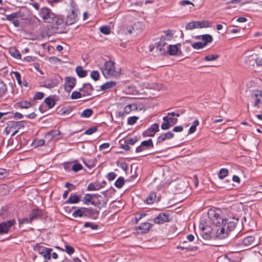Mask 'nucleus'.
I'll return each mask as SVG.
<instances>
[{
    "instance_id": "nucleus-1",
    "label": "nucleus",
    "mask_w": 262,
    "mask_h": 262,
    "mask_svg": "<svg viewBox=\"0 0 262 262\" xmlns=\"http://www.w3.org/2000/svg\"><path fill=\"white\" fill-rule=\"evenodd\" d=\"M39 15L46 23H55L56 25L59 26L62 24L63 22L62 19L58 18L56 15L52 12L51 10L47 7H43L41 9Z\"/></svg>"
},
{
    "instance_id": "nucleus-2",
    "label": "nucleus",
    "mask_w": 262,
    "mask_h": 262,
    "mask_svg": "<svg viewBox=\"0 0 262 262\" xmlns=\"http://www.w3.org/2000/svg\"><path fill=\"white\" fill-rule=\"evenodd\" d=\"M115 64V62L112 61H107L104 63L103 66L100 68V70L105 78L119 76L120 70L119 69H116Z\"/></svg>"
},
{
    "instance_id": "nucleus-3",
    "label": "nucleus",
    "mask_w": 262,
    "mask_h": 262,
    "mask_svg": "<svg viewBox=\"0 0 262 262\" xmlns=\"http://www.w3.org/2000/svg\"><path fill=\"white\" fill-rule=\"evenodd\" d=\"M208 215L211 223L216 227H220L224 223L225 219H223L222 211L219 208L209 209Z\"/></svg>"
},
{
    "instance_id": "nucleus-4",
    "label": "nucleus",
    "mask_w": 262,
    "mask_h": 262,
    "mask_svg": "<svg viewBox=\"0 0 262 262\" xmlns=\"http://www.w3.org/2000/svg\"><path fill=\"white\" fill-rule=\"evenodd\" d=\"M70 4L71 7V12L68 13L66 20V24L71 25L74 24L78 20V14L79 13L77 8V5L73 0H70Z\"/></svg>"
},
{
    "instance_id": "nucleus-5",
    "label": "nucleus",
    "mask_w": 262,
    "mask_h": 262,
    "mask_svg": "<svg viewBox=\"0 0 262 262\" xmlns=\"http://www.w3.org/2000/svg\"><path fill=\"white\" fill-rule=\"evenodd\" d=\"M35 250L37 251L39 254L43 256L45 259L50 260L51 259V253L53 250L52 249L37 244L35 248Z\"/></svg>"
},
{
    "instance_id": "nucleus-6",
    "label": "nucleus",
    "mask_w": 262,
    "mask_h": 262,
    "mask_svg": "<svg viewBox=\"0 0 262 262\" xmlns=\"http://www.w3.org/2000/svg\"><path fill=\"white\" fill-rule=\"evenodd\" d=\"M16 223L15 219L8 220L6 222H3L0 223V235L7 234L11 227Z\"/></svg>"
},
{
    "instance_id": "nucleus-7",
    "label": "nucleus",
    "mask_w": 262,
    "mask_h": 262,
    "mask_svg": "<svg viewBox=\"0 0 262 262\" xmlns=\"http://www.w3.org/2000/svg\"><path fill=\"white\" fill-rule=\"evenodd\" d=\"M224 223H226V226L225 227L226 228L227 230L229 232L233 230L238 222V217L237 216H234L232 218L231 217H229L228 218L225 219Z\"/></svg>"
},
{
    "instance_id": "nucleus-8",
    "label": "nucleus",
    "mask_w": 262,
    "mask_h": 262,
    "mask_svg": "<svg viewBox=\"0 0 262 262\" xmlns=\"http://www.w3.org/2000/svg\"><path fill=\"white\" fill-rule=\"evenodd\" d=\"M226 223H224L216 230V237L217 238L222 239L226 238L229 235V232L227 230L225 226Z\"/></svg>"
},
{
    "instance_id": "nucleus-9",
    "label": "nucleus",
    "mask_w": 262,
    "mask_h": 262,
    "mask_svg": "<svg viewBox=\"0 0 262 262\" xmlns=\"http://www.w3.org/2000/svg\"><path fill=\"white\" fill-rule=\"evenodd\" d=\"M59 83L58 79L56 78H49L46 79L42 82V86L46 88L52 89L58 86Z\"/></svg>"
},
{
    "instance_id": "nucleus-10",
    "label": "nucleus",
    "mask_w": 262,
    "mask_h": 262,
    "mask_svg": "<svg viewBox=\"0 0 262 262\" xmlns=\"http://www.w3.org/2000/svg\"><path fill=\"white\" fill-rule=\"evenodd\" d=\"M76 85V79L74 77H66L65 78L64 89L68 92H70Z\"/></svg>"
},
{
    "instance_id": "nucleus-11",
    "label": "nucleus",
    "mask_w": 262,
    "mask_h": 262,
    "mask_svg": "<svg viewBox=\"0 0 262 262\" xmlns=\"http://www.w3.org/2000/svg\"><path fill=\"white\" fill-rule=\"evenodd\" d=\"M18 13L15 12L10 15H6L5 17L2 18V20H9L12 23L15 27H18L19 26V22L18 20Z\"/></svg>"
},
{
    "instance_id": "nucleus-12",
    "label": "nucleus",
    "mask_w": 262,
    "mask_h": 262,
    "mask_svg": "<svg viewBox=\"0 0 262 262\" xmlns=\"http://www.w3.org/2000/svg\"><path fill=\"white\" fill-rule=\"evenodd\" d=\"M170 221L169 215L166 213H161L154 219V222L157 224H162Z\"/></svg>"
},
{
    "instance_id": "nucleus-13",
    "label": "nucleus",
    "mask_w": 262,
    "mask_h": 262,
    "mask_svg": "<svg viewBox=\"0 0 262 262\" xmlns=\"http://www.w3.org/2000/svg\"><path fill=\"white\" fill-rule=\"evenodd\" d=\"M159 125L158 123H155L151 125L144 133L143 136L145 137H152L155 133L159 130Z\"/></svg>"
},
{
    "instance_id": "nucleus-14",
    "label": "nucleus",
    "mask_w": 262,
    "mask_h": 262,
    "mask_svg": "<svg viewBox=\"0 0 262 262\" xmlns=\"http://www.w3.org/2000/svg\"><path fill=\"white\" fill-rule=\"evenodd\" d=\"M99 211L91 208L85 207L84 216L96 220L98 217Z\"/></svg>"
},
{
    "instance_id": "nucleus-15",
    "label": "nucleus",
    "mask_w": 262,
    "mask_h": 262,
    "mask_svg": "<svg viewBox=\"0 0 262 262\" xmlns=\"http://www.w3.org/2000/svg\"><path fill=\"white\" fill-rule=\"evenodd\" d=\"M174 137V134L171 132H168L165 134L161 135L157 138L156 144H160L167 139H170Z\"/></svg>"
},
{
    "instance_id": "nucleus-16",
    "label": "nucleus",
    "mask_w": 262,
    "mask_h": 262,
    "mask_svg": "<svg viewBox=\"0 0 262 262\" xmlns=\"http://www.w3.org/2000/svg\"><path fill=\"white\" fill-rule=\"evenodd\" d=\"M80 91L82 93L83 96H90L93 91V88L90 83H84Z\"/></svg>"
},
{
    "instance_id": "nucleus-17",
    "label": "nucleus",
    "mask_w": 262,
    "mask_h": 262,
    "mask_svg": "<svg viewBox=\"0 0 262 262\" xmlns=\"http://www.w3.org/2000/svg\"><path fill=\"white\" fill-rule=\"evenodd\" d=\"M243 245L246 246L254 247L257 245V243L255 242V238L253 236H248L244 238L242 241Z\"/></svg>"
},
{
    "instance_id": "nucleus-18",
    "label": "nucleus",
    "mask_w": 262,
    "mask_h": 262,
    "mask_svg": "<svg viewBox=\"0 0 262 262\" xmlns=\"http://www.w3.org/2000/svg\"><path fill=\"white\" fill-rule=\"evenodd\" d=\"M137 106L135 104H128L124 107V111L123 112L120 111L118 113V114L120 116H123L125 114H129L132 111L137 110Z\"/></svg>"
},
{
    "instance_id": "nucleus-19",
    "label": "nucleus",
    "mask_w": 262,
    "mask_h": 262,
    "mask_svg": "<svg viewBox=\"0 0 262 262\" xmlns=\"http://www.w3.org/2000/svg\"><path fill=\"white\" fill-rule=\"evenodd\" d=\"M152 226V224L149 223H143L136 228V230L140 231L142 234L147 233Z\"/></svg>"
},
{
    "instance_id": "nucleus-20",
    "label": "nucleus",
    "mask_w": 262,
    "mask_h": 262,
    "mask_svg": "<svg viewBox=\"0 0 262 262\" xmlns=\"http://www.w3.org/2000/svg\"><path fill=\"white\" fill-rule=\"evenodd\" d=\"M166 45H167V43L166 42V37H161L157 46V49L159 51L161 54H164L165 53L166 50L164 47Z\"/></svg>"
},
{
    "instance_id": "nucleus-21",
    "label": "nucleus",
    "mask_w": 262,
    "mask_h": 262,
    "mask_svg": "<svg viewBox=\"0 0 262 262\" xmlns=\"http://www.w3.org/2000/svg\"><path fill=\"white\" fill-rule=\"evenodd\" d=\"M253 97L255 99L254 106L258 107L259 104L262 103V92L259 90H255Z\"/></svg>"
},
{
    "instance_id": "nucleus-22",
    "label": "nucleus",
    "mask_w": 262,
    "mask_h": 262,
    "mask_svg": "<svg viewBox=\"0 0 262 262\" xmlns=\"http://www.w3.org/2000/svg\"><path fill=\"white\" fill-rule=\"evenodd\" d=\"M43 215V212L41 210L39 209H34L32 210L31 213L30 214L31 219L33 221L34 220H38Z\"/></svg>"
},
{
    "instance_id": "nucleus-23",
    "label": "nucleus",
    "mask_w": 262,
    "mask_h": 262,
    "mask_svg": "<svg viewBox=\"0 0 262 262\" xmlns=\"http://www.w3.org/2000/svg\"><path fill=\"white\" fill-rule=\"evenodd\" d=\"M178 46H180V44L169 45L167 47L168 53L170 55H179V53H181V51L179 49Z\"/></svg>"
},
{
    "instance_id": "nucleus-24",
    "label": "nucleus",
    "mask_w": 262,
    "mask_h": 262,
    "mask_svg": "<svg viewBox=\"0 0 262 262\" xmlns=\"http://www.w3.org/2000/svg\"><path fill=\"white\" fill-rule=\"evenodd\" d=\"M202 235L205 239H209L211 238V233L212 229L210 227L206 226L202 228Z\"/></svg>"
},
{
    "instance_id": "nucleus-25",
    "label": "nucleus",
    "mask_w": 262,
    "mask_h": 262,
    "mask_svg": "<svg viewBox=\"0 0 262 262\" xmlns=\"http://www.w3.org/2000/svg\"><path fill=\"white\" fill-rule=\"evenodd\" d=\"M85 214V207H80L72 213V216L74 217H81L82 216H84Z\"/></svg>"
},
{
    "instance_id": "nucleus-26",
    "label": "nucleus",
    "mask_w": 262,
    "mask_h": 262,
    "mask_svg": "<svg viewBox=\"0 0 262 262\" xmlns=\"http://www.w3.org/2000/svg\"><path fill=\"white\" fill-rule=\"evenodd\" d=\"M117 82L115 81H109L103 84H102L100 89L102 91H105L106 90H108L112 88H113L116 86Z\"/></svg>"
},
{
    "instance_id": "nucleus-27",
    "label": "nucleus",
    "mask_w": 262,
    "mask_h": 262,
    "mask_svg": "<svg viewBox=\"0 0 262 262\" xmlns=\"http://www.w3.org/2000/svg\"><path fill=\"white\" fill-rule=\"evenodd\" d=\"M196 28H209L211 23L208 20L195 21Z\"/></svg>"
},
{
    "instance_id": "nucleus-28",
    "label": "nucleus",
    "mask_w": 262,
    "mask_h": 262,
    "mask_svg": "<svg viewBox=\"0 0 262 262\" xmlns=\"http://www.w3.org/2000/svg\"><path fill=\"white\" fill-rule=\"evenodd\" d=\"M8 89L6 83L0 79V98H3L7 93Z\"/></svg>"
},
{
    "instance_id": "nucleus-29",
    "label": "nucleus",
    "mask_w": 262,
    "mask_h": 262,
    "mask_svg": "<svg viewBox=\"0 0 262 262\" xmlns=\"http://www.w3.org/2000/svg\"><path fill=\"white\" fill-rule=\"evenodd\" d=\"M44 102L49 108H52L55 105L56 100L52 96H49L44 100Z\"/></svg>"
},
{
    "instance_id": "nucleus-30",
    "label": "nucleus",
    "mask_w": 262,
    "mask_h": 262,
    "mask_svg": "<svg viewBox=\"0 0 262 262\" xmlns=\"http://www.w3.org/2000/svg\"><path fill=\"white\" fill-rule=\"evenodd\" d=\"M80 200L79 196L75 194H71L67 202L70 204H76L79 202Z\"/></svg>"
},
{
    "instance_id": "nucleus-31",
    "label": "nucleus",
    "mask_w": 262,
    "mask_h": 262,
    "mask_svg": "<svg viewBox=\"0 0 262 262\" xmlns=\"http://www.w3.org/2000/svg\"><path fill=\"white\" fill-rule=\"evenodd\" d=\"M11 128L13 129H16L18 130L21 128L24 127L25 125L23 121L18 122H9Z\"/></svg>"
},
{
    "instance_id": "nucleus-32",
    "label": "nucleus",
    "mask_w": 262,
    "mask_h": 262,
    "mask_svg": "<svg viewBox=\"0 0 262 262\" xmlns=\"http://www.w3.org/2000/svg\"><path fill=\"white\" fill-rule=\"evenodd\" d=\"M101 188V186H99V183L97 182L90 183L87 187V190L89 191L98 190Z\"/></svg>"
},
{
    "instance_id": "nucleus-33",
    "label": "nucleus",
    "mask_w": 262,
    "mask_h": 262,
    "mask_svg": "<svg viewBox=\"0 0 262 262\" xmlns=\"http://www.w3.org/2000/svg\"><path fill=\"white\" fill-rule=\"evenodd\" d=\"M76 72L80 78L86 77L88 74L87 71L84 70L81 66H78L76 68Z\"/></svg>"
},
{
    "instance_id": "nucleus-34",
    "label": "nucleus",
    "mask_w": 262,
    "mask_h": 262,
    "mask_svg": "<svg viewBox=\"0 0 262 262\" xmlns=\"http://www.w3.org/2000/svg\"><path fill=\"white\" fill-rule=\"evenodd\" d=\"M9 53L12 57L16 59H20L21 58V54L19 51L15 48H10L9 50Z\"/></svg>"
},
{
    "instance_id": "nucleus-35",
    "label": "nucleus",
    "mask_w": 262,
    "mask_h": 262,
    "mask_svg": "<svg viewBox=\"0 0 262 262\" xmlns=\"http://www.w3.org/2000/svg\"><path fill=\"white\" fill-rule=\"evenodd\" d=\"M17 105L21 108H28L31 106L32 104L29 101L24 100L18 102Z\"/></svg>"
},
{
    "instance_id": "nucleus-36",
    "label": "nucleus",
    "mask_w": 262,
    "mask_h": 262,
    "mask_svg": "<svg viewBox=\"0 0 262 262\" xmlns=\"http://www.w3.org/2000/svg\"><path fill=\"white\" fill-rule=\"evenodd\" d=\"M142 146L145 148V149L148 148H153L154 144L152 142V140L151 139H148V140L143 141L141 142Z\"/></svg>"
},
{
    "instance_id": "nucleus-37",
    "label": "nucleus",
    "mask_w": 262,
    "mask_h": 262,
    "mask_svg": "<svg viewBox=\"0 0 262 262\" xmlns=\"http://www.w3.org/2000/svg\"><path fill=\"white\" fill-rule=\"evenodd\" d=\"M143 29V25L139 22H138L137 23H135L132 27V29H129L128 30V32L129 34L133 33V30H142Z\"/></svg>"
},
{
    "instance_id": "nucleus-38",
    "label": "nucleus",
    "mask_w": 262,
    "mask_h": 262,
    "mask_svg": "<svg viewBox=\"0 0 262 262\" xmlns=\"http://www.w3.org/2000/svg\"><path fill=\"white\" fill-rule=\"evenodd\" d=\"M202 39L204 41V43L206 46L212 41V37L210 34H205L202 36Z\"/></svg>"
},
{
    "instance_id": "nucleus-39",
    "label": "nucleus",
    "mask_w": 262,
    "mask_h": 262,
    "mask_svg": "<svg viewBox=\"0 0 262 262\" xmlns=\"http://www.w3.org/2000/svg\"><path fill=\"white\" fill-rule=\"evenodd\" d=\"M93 114V110L91 108H87L84 110L81 114V117L88 118Z\"/></svg>"
},
{
    "instance_id": "nucleus-40",
    "label": "nucleus",
    "mask_w": 262,
    "mask_h": 262,
    "mask_svg": "<svg viewBox=\"0 0 262 262\" xmlns=\"http://www.w3.org/2000/svg\"><path fill=\"white\" fill-rule=\"evenodd\" d=\"M124 184V179L123 177H120L116 181L115 183V186L118 188H121Z\"/></svg>"
},
{
    "instance_id": "nucleus-41",
    "label": "nucleus",
    "mask_w": 262,
    "mask_h": 262,
    "mask_svg": "<svg viewBox=\"0 0 262 262\" xmlns=\"http://www.w3.org/2000/svg\"><path fill=\"white\" fill-rule=\"evenodd\" d=\"M93 199V195L91 194H86L82 199V202L84 204L89 205Z\"/></svg>"
},
{
    "instance_id": "nucleus-42",
    "label": "nucleus",
    "mask_w": 262,
    "mask_h": 262,
    "mask_svg": "<svg viewBox=\"0 0 262 262\" xmlns=\"http://www.w3.org/2000/svg\"><path fill=\"white\" fill-rule=\"evenodd\" d=\"M228 173V170L226 168H222L220 169L218 176L220 179H224Z\"/></svg>"
},
{
    "instance_id": "nucleus-43",
    "label": "nucleus",
    "mask_w": 262,
    "mask_h": 262,
    "mask_svg": "<svg viewBox=\"0 0 262 262\" xmlns=\"http://www.w3.org/2000/svg\"><path fill=\"white\" fill-rule=\"evenodd\" d=\"M199 124V121L195 120L192 123V124L191 125V126L190 127L188 133L189 134H193V133H194L196 130V127Z\"/></svg>"
},
{
    "instance_id": "nucleus-44",
    "label": "nucleus",
    "mask_w": 262,
    "mask_h": 262,
    "mask_svg": "<svg viewBox=\"0 0 262 262\" xmlns=\"http://www.w3.org/2000/svg\"><path fill=\"white\" fill-rule=\"evenodd\" d=\"M32 221H33L31 219L30 216L29 217H24L21 219H18V223L19 225L31 223Z\"/></svg>"
},
{
    "instance_id": "nucleus-45",
    "label": "nucleus",
    "mask_w": 262,
    "mask_h": 262,
    "mask_svg": "<svg viewBox=\"0 0 262 262\" xmlns=\"http://www.w3.org/2000/svg\"><path fill=\"white\" fill-rule=\"evenodd\" d=\"M93 198H97L98 200V204L101 205L102 207H105L107 204V202L106 201H101L99 200V198H101V195L98 194H93Z\"/></svg>"
},
{
    "instance_id": "nucleus-46",
    "label": "nucleus",
    "mask_w": 262,
    "mask_h": 262,
    "mask_svg": "<svg viewBox=\"0 0 262 262\" xmlns=\"http://www.w3.org/2000/svg\"><path fill=\"white\" fill-rule=\"evenodd\" d=\"M206 46L202 42H196L192 45V47L195 49H202Z\"/></svg>"
},
{
    "instance_id": "nucleus-47",
    "label": "nucleus",
    "mask_w": 262,
    "mask_h": 262,
    "mask_svg": "<svg viewBox=\"0 0 262 262\" xmlns=\"http://www.w3.org/2000/svg\"><path fill=\"white\" fill-rule=\"evenodd\" d=\"M219 57V55L217 54H211L206 56L205 59L206 61H213L217 59Z\"/></svg>"
},
{
    "instance_id": "nucleus-48",
    "label": "nucleus",
    "mask_w": 262,
    "mask_h": 262,
    "mask_svg": "<svg viewBox=\"0 0 262 262\" xmlns=\"http://www.w3.org/2000/svg\"><path fill=\"white\" fill-rule=\"evenodd\" d=\"M11 74H13L17 81L18 84L19 85H21V75L20 73L16 71H13L11 73Z\"/></svg>"
},
{
    "instance_id": "nucleus-49",
    "label": "nucleus",
    "mask_w": 262,
    "mask_h": 262,
    "mask_svg": "<svg viewBox=\"0 0 262 262\" xmlns=\"http://www.w3.org/2000/svg\"><path fill=\"white\" fill-rule=\"evenodd\" d=\"M82 96V93L78 91H74L72 93L71 97L72 99H76L81 98Z\"/></svg>"
},
{
    "instance_id": "nucleus-50",
    "label": "nucleus",
    "mask_w": 262,
    "mask_h": 262,
    "mask_svg": "<svg viewBox=\"0 0 262 262\" xmlns=\"http://www.w3.org/2000/svg\"><path fill=\"white\" fill-rule=\"evenodd\" d=\"M91 77L95 81H97L99 78V73L97 71H92L90 74Z\"/></svg>"
},
{
    "instance_id": "nucleus-51",
    "label": "nucleus",
    "mask_w": 262,
    "mask_h": 262,
    "mask_svg": "<svg viewBox=\"0 0 262 262\" xmlns=\"http://www.w3.org/2000/svg\"><path fill=\"white\" fill-rule=\"evenodd\" d=\"M137 140V138L136 137L134 138H128L125 139L124 142L127 143L129 145H134Z\"/></svg>"
},
{
    "instance_id": "nucleus-52",
    "label": "nucleus",
    "mask_w": 262,
    "mask_h": 262,
    "mask_svg": "<svg viewBox=\"0 0 262 262\" xmlns=\"http://www.w3.org/2000/svg\"><path fill=\"white\" fill-rule=\"evenodd\" d=\"M125 93L127 94H135L136 90L135 88L131 86H127L124 90Z\"/></svg>"
},
{
    "instance_id": "nucleus-53",
    "label": "nucleus",
    "mask_w": 262,
    "mask_h": 262,
    "mask_svg": "<svg viewBox=\"0 0 262 262\" xmlns=\"http://www.w3.org/2000/svg\"><path fill=\"white\" fill-rule=\"evenodd\" d=\"M138 119V117L136 116L129 117L127 119V123L129 125L134 124Z\"/></svg>"
},
{
    "instance_id": "nucleus-54",
    "label": "nucleus",
    "mask_w": 262,
    "mask_h": 262,
    "mask_svg": "<svg viewBox=\"0 0 262 262\" xmlns=\"http://www.w3.org/2000/svg\"><path fill=\"white\" fill-rule=\"evenodd\" d=\"M195 28H196L195 21L190 22L186 25V29L187 30H192Z\"/></svg>"
},
{
    "instance_id": "nucleus-55",
    "label": "nucleus",
    "mask_w": 262,
    "mask_h": 262,
    "mask_svg": "<svg viewBox=\"0 0 262 262\" xmlns=\"http://www.w3.org/2000/svg\"><path fill=\"white\" fill-rule=\"evenodd\" d=\"M84 227H90L91 229L93 230H95L98 229V225H96L95 224H93L92 223L90 222H85L84 224Z\"/></svg>"
},
{
    "instance_id": "nucleus-56",
    "label": "nucleus",
    "mask_w": 262,
    "mask_h": 262,
    "mask_svg": "<svg viewBox=\"0 0 262 262\" xmlns=\"http://www.w3.org/2000/svg\"><path fill=\"white\" fill-rule=\"evenodd\" d=\"M65 251L69 255H71L74 253L75 250L73 247L69 246L66 245L65 246Z\"/></svg>"
},
{
    "instance_id": "nucleus-57",
    "label": "nucleus",
    "mask_w": 262,
    "mask_h": 262,
    "mask_svg": "<svg viewBox=\"0 0 262 262\" xmlns=\"http://www.w3.org/2000/svg\"><path fill=\"white\" fill-rule=\"evenodd\" d=\"M155 199L156 195L154 194H151L147 198V203L149 204H151L154 202Z\"/></svg>"
},
{
    "instance_id": "nucleus-58",
    "label": "nucleus",
    "mask_w": 262,
    "mask_h": 262,
    "mask_svg": "<svg viewBox=\"0 0 262 262\" xmlns=\"http://www.w3.org/2000/svg\"><path fill=\"white\" fill-rule=\"evenodd\" d=\"M97 128L96 127H90L85 131L84 134L85 135H90L95 133L97 131Z\"/></svg>"
},
{
    "instance_id": "nucleus-59",
    "label": "nucleus",
    "mask_w": 262,
    "mask_h": 262,
    "mask_svg": "<svg viewBox=\"0 0 262 262\" xmlns=\"http://www.w3.org/2000/svg\"><path fill=\"white\" fill-rule=\"evenodd\" d=\"M101 32L105 35H108L110 33V29L106 26H102L100 28Z\"/></svg>"
},
{
    "instance_id": "nucleus-60",
    "label": "nucleus",
    "mask_w": 262,
    "mask_h": 262,
    "mask_svg": "<svg viewBox=\"0 0 262 262\" xmlns=\"http://www.w3.org/2000/svg\"><path fill=\"white\" fill-rule=\"evenodd\" d=\"M82 166L81 164L78 163V164H74L73 166H72V169L74 172H77V171H79L80 170L82 169Z\"/></svg>"
},
{
    "instance_id": "nucleus-61",
    "label": "nucleus",
    "mask_w": 262,
    "mask_h": 262,
    "mask_svg": "<svg viewBox=\"0 0 262 262\" xmlns=\"http://www.w3.org/2000/svg\"><path fill=\"white\" fill-rule=\"evenodd\" d=\"M44 96V94L42 92H37L34 96V100L41 99Z\"/></svg>"
},
{
    "instance_id": "nucleus-62",
    "label": "nucleus",
    "mask_w": 262,
    "mask_h": 262,
    "mask_svg": "<svg viewBox=\"0 0 262 262\" xmlns=\"http://www.w3.org/2000/svg\"><path fill=\"white\" fill-rule=\"evenodd\" d=\"M171 126V124H169V122H163L161 125V128L163 130H167V129H169Z\"/></svg>"
},
{
    "instance_id": "nucleus-63",
    "label": "nucleus",
    "mask_w": 262,
    "mask_h": 262,
    "mask_svg": "<svg viewBox=\"0 0 262 262\" xmlns=\"http://www.w3.org/2000/svg\"><path fill=\"white\" fill-rule=\"evenodd\" d=\"M117 165L124 171H126L127 169V164L125 162H121L120 163H117Z\"/></svg>"
},
{
    "instance_id": "nucleus-64",
    "label": "nucleus",
    "mask_w": 262,
    "mask_h": 262,
    "mask_svg": "<svg viewBox=\"0 0 262 262\" xmlns=\"http://www.w3.org/2000/svg\"><path fill=\"white\" fill-rule=\"evenodd\" d=\"M117 175L114 172H111L107 174V178L109 181H112L114 180Z\"/></svg>"
}]
</instances>
